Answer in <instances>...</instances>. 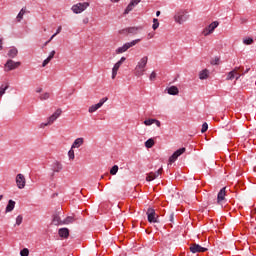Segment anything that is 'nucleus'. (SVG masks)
<instances>
[{
    "label": "nucleus",
    "instance_id": "nucleus-1",
    "mask_svg": "<svg viewBox=\"0 0 256 256\" xmlns=\"http://www.w3.org/2000/svg\"><path fill=\"white\" fill-rule=\"evenodd\" d=\"M149 61V57L144 56L140 59V61L137 63L135 69H134V75L136 77H143L145 75V67H147V63Z\"/></svg>",
    "mask_w": 256,
    "mask_h": 256
},
{
    "label": "nucleus",
    "instance_id": "nucleus-2",
    "mask_svg": "<svg viewBox=\"0 0 256 256\" xmlns=\"http://www.w3.org/2000/svg\"><path fill=\"white\" fill-rule=\"evenodd\" d=\"M187 19H189V15H187V12L183 10L176 12V14L174 15V21L179 25H183V23H185Z\"/></svg>",
    "mask_w": 256,
    "mask_h": 256
},
{
    "label": "nucleus",
    "instance_id": "nucleus-3",
    "mask_svg": "<svg viewBox=\"0 0 256 256\" xmlns=\"http://www.w3.org/2000/svg\"><path fill=\"white\" fill-rule=\"evenodd\" d=\"M146 215L149 223H159V215H157L155 209L148 208Z\"/></svg>",
    "mask_w": 256,
    "mask_h": 256
},
{
    "label": "nucleus",
    "instance_id": "nucleus-4",
    "mask_svg": "<svg viewBox=\"0 0 256 256\" xmlns=\"http://www.w3.org/2000/svg\"><path fill=\"white\" fill-rule=\"evenodd\" d=\"M87 7H89V2L77 3L72 6L71 10L76 15H79V13H83V11H85V9H87Z\"/></svg>",
    "mask_w": 256,
    "mask_h": 256
},
{
    "label": "nucleus",
    "instance_id": "nucleus-5",
    "mask_svg": "<svg viewBox=\"0 0 256 256\" xmlns=\"http://www.w3.org/2000/svg\"><path fill=\"white\" fill-rule=\"evenodd\" d=\"M219 27V22L218 21H214L211 24H209L203 31H202V35H204V37H207L209 35H211V33H213V31H215L216 28Z\"/></svg>",
    "mask_w": 256,
    "mask_h": 256
},
{
    "label": "nucleus",
    "instance_id": "nucleus-6",
    "mask_svg": "<svg viewBox=\"0 0 256 256\" xmlns=\"http://www.w3.org/2000/svg\"><path fill=\"white\" fill-rule=\"evenodd\" d=\"M108 99L109 98L104 97L97 104L90 106L88 109V113H95V111H97L98 109H101V107H103V105H105V103Z\"/></svg>",
    "mask_w": 256,
    "mask_h": 256
},
{
    "label": "nucleus",
    "instance_id": "nucleus-7",
    "mask_svg": "<svg viewBox=\"0 0 256 256\" xmlns=\"http://www.w3.org/2000/svg\"><path fill=\"white\" fill-rule=\"evenodd\" d=\"M21 67V62H15L13 60H8L5 64V71H13Z\"/></svg>",
    "mask_w": 256,
    "mask_h": 256
},
{
    "label": "nucleus",
    "instance_id": "nucleus-8",
    "mask_svg": "<svg viewBox=\"0 0 256 256\" xmlns=\"http://www.w3.org/2000/svg\"><path fill=\"white\" fill-rule=\"evenodd\" d=\"M127 61V58L122 57L116 64H114L112 68V79H115L117 77V72L119 71L121 65Z\"/></svg>",
    "mask_w": 256,
    "mask_h": 256
},
{
    "label": "nucleus",
    "instance_id": "nucleus-9",
    "mask_svg": "<svg viewBox=\"0 0 256 256\" xmlns=\"http://www.w3.org/2000/svg\"><path fill=\"white\" fill-rule=\"evenodd\" d=\"M61 113H63V111L61 110V108H58V109L48 118L47 125H53V124L55 123V121H57V119H59V117H61Z\"/></svg>",
    "mask_w": 256,
    "mask_h": 256
},
{
    "label": "nucleus",
    "instance_id": "nucleus-10",
    "mask_svg": "<svg viewBox=\"0 0 256 256\" xmlns=\"http://www.w3.org/2000/svg\"><path fill=\"white\" fill-rule=\"evenodd\" d=\"M26 183H27V180H25V176L23 174H17L16 185L18 189H25Z\"/></svg>",
    "mask_w": 256,
    "mask_h": 256
},
{
    "label": "nucleus",
    "instance_id": "nucleus-11",
    "mask_svg": "<svg viewBox=\"0 0 256 256\" xmlns=\"http://www.w3.org/2000/svg\"><path fill=\"white\" fill-rule=\"evenodd\" d=\"M190 251L191 253H205L206 251H208V249L205 247H202L197 243H194L190 245Z\"/></svg>",
    "mask_w": 256,
    "mask_h": 256
},
{
    "label": "nucleus",
    "instance_id": "nucleus-12",
    "mask_svg": "<svg viewBox=\"0 0 256 256\" xmlns=\"http://www.w3.org/2000/svg\"><path fill=\"white\" fill-rule=\"evenodd\" d=\"M227 187H223L217 195V203L220 205V203H223L225 201V197L227 195Z\"/></svg>",
    "mask_w": 256,
    "mask_h": 256
},
{
    "label": "nucleus",
    "instance_id": "nucleus-13",
    "mask_svg": "<svg viewBox=\"0 0 256 256\" xmlns=\"http://www.w3.org/2000/svg\"><path fill=\"white\" fill-rule=\"evenodd\" d=\"M63 170V164H61V162L59 161H55L53 164H52V177L53 175H55V173H61V171Z\"/></svg>",
    "mask_w": 256,
    "mask_h": 256
},
{
    "label": "nucleus",
    "instance_id": "nucleus-14",
    "mask_svg": "<svg viewBox=\"0 0 256 256\" xmlns=\"http://www.w3.org/2000/svg\"><path fill=\"white\" fill-rule=\"evenodd\" d=\"M237 71H241V67H235L232 71L227 74L226 80L233 81L235 79V75H237Z\"/></svg>",
    "mask_w": 256,
    "mask_h": 256
},
{
    "label": "nucleus",
    "instance_id": "nucleus-15",
    "mask_svg": "<svg viewBox=\"0 0 256 256\" xmlns=\"http://www.w3.org/2000/svg\"><path fill=\"white\" fill-rule=\"evenodd\" d=\"M84 143H85L84 138H77L76 140H74L71 147L72 149H79V147H81Z\"/></svg>",
    "mask_w": 256,
    "mask_h": 256
},
{
    "label": "nucleus",
    "instance_id": "nucleus-16",
    "mask_svg": "<svg viewBox=\"0 0 256 256\" xmlns=\"http://www.w3.org/2000/svg\"><path fill=\"white\" fill-rule=\"evenodd\" d=\"M58 235L62 239H67L69 237V230L67 228H60L58 230Z\"/></svg>",
    "mask_w": 256,
    "mask_h": 256
},
{
    "label": "nucleus",
    "instance_id": "nucleus-17",
    "mask_svg": "<svg viewBox=\"0 0 256 256\" xmlns=\"http://www.w3.org/2000/svg\"><path fill=\"white\" fill-rule=\"evenodd\" d=\"M25 13H29V11H27V8L24 7L20 10V12L18 13L16 20L18 23H21V21H23V15H25Z\"/></svg>",
    "mask_w": 256,
    "mask_h": 256
},
{
    "label": "nucleus",
    "instance_id": "nucleus-18",
    "mask_svg": "<svg viewBox=\"0 0 256 256\" xmlns=\"http://www.w3.org/2000/svg\"><path fill=\"white\" fill-rule=\"evenodd\" d=\"M140 41H141V39H136L131 42L125 43L124 47H125L126 51H128V49H131V47H135V45H137V43H139Z\"/></svg>",
    "mask_w": 256,
    "mask_h": 256
},
{
    "label": "nucleus",
    "instance_id": "nucleus-19",
    "mask_svg": "<svg viewBox=\"0 0 256 256\" xmlns=\"http://www.w3.org/2000/svg\"><path fill=\"white\" fill-rule=\"evenodd\" d=\"M168 95H179V88L177 86H171L167 88Z\"/></svg>",
    "mask_w": 256,
    "mask_h": 256
},
{
    "label": "nucleus",
    "instance_id": "nucleus-20",
    "mask_svg": "<svg viewBox=\"0 0 256 256\" xmlns=\"http://www.w3.org/2000/svg\"><path fill=\"white\" fill-rule=\"evenodd\" d=\"M137 31H139V28L137 27H129L124 30H122V33H130L132 35H137Z\"/></svg>",
    "mask_w": 256,
    "mask_h": 256
},
{
    "label": "nucleus",
    "instance_id": "nucleus-21",
    "mask_svg": "<svg viewBox=\"0 0 256 256\" xmlns=\"http://www.w3.org/2000/svg\"><path fill=\"white\" fill-rule=\"evenodd\" d=\"M199 79H201V81L205 80V79H209V70L204 69L199 73Z\"/></svg>",
    "mask_w": 256,
    "mask_h": 256
},
{
    "label": "nucleus",
    "instance_id": "nucleus-22",
    "mask_svg": "<svg viewBox=\"0 0 256 256\" xmlns=\"http://www.w3.org/2000/svg\"><path fill=\"white\" fill-rule=\"evenodd\" d=\"M13 209H15V201L9 200L8 204L6 206V213H11V211H13Z\"/></svg>",
    "mask_w": 256,
    "mask_h": 256
},
{
    "label": "nucleus",
    "instance_id": "nucleus-23",
    "mask_svg": "<svg viewBox=\"0 0 256 256\" xmlns=\"http://www.w3.org/2000/svg\"><path fill=\"white\" fill-rule=\"evenodd\" d=\"M19 51L17 50V48H11L8 51V57H10L11 59H15V57H17Z\"/></svg>",
    "mask_w": 256,
    "mask_h": 256
},
{
    "label": "nucleus",
    "instance_id": "nucleus-24",
    "mask_svg": "<svg viewBox=\"0 0 256 256\" xmlns=\"http://www.w3.org/2000/svg\"><path fill=\"white\" fill-rule=\"evenodd\" d=\"M52 223L53 225H63V221H61V217H59V215H53V219H52Z\"/></svg>",
    "mask_w": 256,
    "mask_h": 256
},
{
    "label": "nucleus",
    "instance_id": "nucleus-25",
    "mask_svg": "<svg viewBox=\"0 0 256 256\" xmlns=\"http://www.w3.org/2000/svg\"><path fill=\"white\" fill-rule=\"evenodd\" d=\"M9 89V84L6 82L5 84H2L0 86V97H3L5 95V91Z\"/></svg>",
    "mask_w": 256,
    "mask_h": 256
},
{
    "label": "nucleus",
    "instance_id": "nucleus-26",
    "mask_svg": "<svg viewBox=\"0 0 256 256\" xmlns=\"http://www.w3.org/2000/svg\"><path fill=\"white\" fill-rule=\"evenodd\" d=\"M134 7L135 6L133 5V3L130 2L124 11V15H129V13H131V11H133Z\"/></svg>",
    "mask_w": 256,
    "mask_h": 256
},
{
    "label": "nucleus",
    "instance_id": "nucleus-27",
    "mask_svg": "<svg viewBox=\"0 0 256 256\" xmlns=\"http://www.w3.org/2000/svg\"><path fill=\"white\" fill-rule=\"evenodd\" d=\"M153 145H155V140H153V138H150L148 139L146 142H145V147L147 149H151V147H153Z\"/></svg>",
    "mask_w": 256,
    "mask_h": 256
},
{
    "label": "nucleus",
    "instance_id": "nucleus-28",
    "mask_svg": "<svg viewBox=\"0 0 256 256\" xmlns=\"http://www.w3.org/2000/svg\"><path fill=\"white\" fill-rule=\"evenodd\" d=\"M75 218L73 216H68L63 220V225H69V223H73Z\"/></svg>",
    "mask_w": 256,
    "mask_h": 256
},
{
    "label": "nucleus",
    "instance_id": "nucleus-29",
    "mask_svg": "<svg viewBox=\"0 0 256 256\" xmlns=\"http://www.w3.org/2000/svg\"><path fill=\"white\" fill-rule=\"evenodd\" d=\"M51 97V94L48 92H45L39 96L40 101H47Z\"/></svg>",
    "mask_w": 256,
    "mask_h": 256
},
{
    "label": "nucleus",
    "instance_id": "nucleus-30",
    "mask_svg": "<svg viewBox=\"0 0 256 256\" xmlns=\"http://www.w3.org/2000/svg\"><path fill=\"white\" fill-rule=\"evenodd\" d=\"M152 29H153L154 31H157V29H159V19H157V18H154V19H153Z\"/></svg>",
    "mask_w": 256,
    "mask_h": 256
},
{
    "label": "nucleus",
    "instance_id": "nucleus-31",
    "mask_svg": "<svg viewBox=\"0 0 256 256\" xmlns=\"http://www.w3.org/2000/svg\"><path fill=\"white\" fill-rule=\"evenodd\" d=\"M155 179H157L155 177V173L154 172H150L147 177H146V181L150 182V181H155Z\"/></svg>",
    "mask_w": 256,
    "mask_h": 256
},
{
    "label": "nucleus",
    "instance_id": "nucleus-32",
    "mask_svg": "<svg viewBox=\"0 0 256 256\" xmlns=\"http://www.w3.org/2000/svg\"><path fill=\"white\" fill-rule=\"evenodd\" d=\"M177 159H179V156L177 154H175V152L170 156L169 158V163H175V161H177Z\"/></svg>",
    "mask_w": 256,
    "mask_h": 256
},
{
    "label": "nucleus",
    "instance_id": "nucleus-33",
    "mask_svg": "<svg viewBox=\"0 0 256 256\" xmlns=\"http://www.w3.org/2000/svg\"><path fill=\"white\" fill-rule=\"evenodd\" d=\"M185 151H186V149L183 147V148L176 150L174 152V154L177 155L178 157H181V155H183V153H185Z\"/></svg>",
    "mask_w": 256,
    "mask_h": 256
},
{
    "label": "nucleus",
    "instance_id": "nucleus-34",
    "mask_svg": "<svg viewBox=\"0 0 256 256\" xmlns=\"http://www.w3.org/2000/svg\"><path fill=\"white\" fill-rule=\"evenodd\" d=\"M117 171H119V166L114 165L110 170V175H117Z\"/></svg>",
    "mask_w": 256,
    "mask_h": 256
},
{
    "label": "nucleus",
    "instance_id": "nucleus-35",
    "mask_svg": "<svg viewBox=\"0 0 256 256\" xmlns=\"http://www.w3.org/2000/svg\"><path fill=\"white\" fill-rule=\"evenodd\" d=\"M63 30V27L59 26L56 30V33L53 34L51 37H50V41H53V38L56 36V35H59V33H61V31Z\"/></svg>",
    "mask_w": 256,
    "mask_h": 256
},
{
    "label": "nucleus",
    "instance_id": "nucleus-36",
    "mask_svg": "<svg viewBox=\"0 0 256 256\" xmlns=\"http://www.w3.org/2000/svg\"><path fill=\"white\" fill-rule=\"evenodd\" d=\"M153 123H155V119L153 118L147 119L144 121V125H146L147 127H149L150 125H153Z\"/></svg>",
    "mask_w": 256,
    "mask_h": 256
},
{
    "label": "nucleus",
    "instance_id": "nucleus-37",
    "mask_svg": "<svg viewBox=\"0 0 256 256\" xmlns=\"http://www.w3.org/2000/svg\"><path fill=\"white\" fill-rule=\"evenodd\" d=\"M68 157H69V159H71V160L75 159V151L73 150V148H71V149L68 151Z\"/></svg>",
    "mask_w": 256,
    "mask_h": 256
},
{
    "label": "nucleus",
    "instance_id": "nucleus-38",
    "mask_svg": "<svg viewBox=\"0 0 256 256\" xmlns=\"http://www.w3.org/2000/svg\"><path fill=\"white\" fill-rule=\"evenodd\" d=\"M244 45H253V38H246L243 40Z\"/></svg>",
    "mask_w": 256,
    "mask_h": 256
},
{
    "label": "nucleus",
    "instance_id": "nucleus-39",
    "mask_svg": "<svg viewBox=\"0 0 256 256\" xmlns=\"http://www.w3.org/2000/svg\"><path fill=\"white\" fill-rule=\"evenodd\" d=\"M207 129H209V124H207V122H204V123L202 124L201 133L207 132Z\"/></svg>",
    "mask_w": 256,
    "mask_h": 256
},
{
    "label": "nucleus",
    "instance_id": "nucleus-40",
    "mask_svg": "<svg viewBox=\"0 0 256 256\" xmlns=\"http://www.w3.org/2000/svg\"><path fill=\"white\" fill-rule=\"evenodd\" d=\"M21 256H29V249L24 248L20 251Z\"/></svg>",
    "mask_w": 256,
    "mask_h": 256
},
{
    "label": "nucleus",
    "instance_id": "nucleus-41",
    "mask_svg": "<svg viewBox=\"0 0 256 256\" xmlns=\"http://www.w3.org/2000/svg\"><path fill=\"white\" fill-rule=\"evenodd\" d=\"M251 71V68H246V70H243V67H240L239 73H242V75H247Z\"/></svg>",
    "mask_w": 256,
    "mask_h": 256
},
{
    "label": "nucleus",
    "instance_id": "nucleus-42",
    "mask_svg": "<svg viewBox=\"0 0 256 256\" xmlns=\"http://www.w3.org/2000/svg\"><path fill=\"white\" fill-rule=\"evenodd\" d=\"M21 223H23V216L18 215L16 217V225H21Z\"/></svg>",
    "mask_w": 256,
    "mask_h": 256
},
{
    "label": "nucleus",
    "instance_id": "nucleus-43",
    "mask_svg": "<svg viewBox=\"0 0 256 256\" xmlns=\"http://www.w3.org/2000/svg\"><path fill=\"white\" fill-rule=\"evenodd\" d=\"M125 51H127V48H125L124 46H121V47L117 48L116 53H118V54L125 53Z\"/></svg>",
    "mask_w": 256,
    "mask_h": 256
},
{
    "label": "nucleus",
    "instance_id": "nucleus-44",
    "mask_svg": "<svg viewBox=\"0 0 256 256\" xmlns=\"http://www.w3.org/2000/svg\"><path fill=\"white\" fill-rule=\"evenodd\" d=\"M150 81H155V79H157V73L155 71H153L151 74H150V77H149Z\"/></svg>",
    "mask_w": 256,
    "mask_h": 256
},
{
    "label": "nucleus",
    "instance_id": "nucleus-45",
    "mask_svg": "<svg viewBox=\"0 0 256 256\" xmlns=\"http://www.w3.org/2000/svg\"><path fill=\"white\" fill-rule=\"evenodd\" d=\"M51 62V59H49L48 57L43 61L42 63V67H47V65H49V63Z\"/></svg>",
    "mask_w": 256,
    "mask_h": 256
},
{
    "label": "nucleus",
    "instance_id": "nucleus-46",
    "mask_svg": "<svg viewBox=\"0 0 256 256\" xmlns=\"http://www.w3.org/2000/svg\"><path fill=\"white\" fill-rule=\"evenodd\" d=\"M162 172L163 168L158 169L156 172H154V177L157 179V177H159V175H161Z\"/></svg>",
    "mask_w": 256,
    "mask_h": 256
},
{
    "label": "nucleus",
    "instance_id": "nucleus-47",
    "mask_svg": "<svg viewBox=\"0 0 256 256\" xmlns=\"http://www.w3.org/2000/svg\"><path fill=\"white\" fill-rule=\"evenodd\" d=\"M170 223H173V221H175V213H171L168 217Z\"/></svg>",
    "mask_w": 256,
    "mask_h": 256
},
{
    "label": "nucleus",
    "instance_id": "nucleus-48",
    "mask_svg": "<svg viewBox=\"0 0 256 256\" xmlns=\"http://www.w3.org/2000/svg\"><path fill=\"white\" fill-rule=\"evenodd\" d=\"M241 75H243V72H241L240 74L239 71H237V74H235L234 79H236V81H239V79H241Z\"/></svg>",
    "mask_w": 256,
    "mask_h": 256
},
{
    "label": "nucleus",
    "instance_id": "nucleus-49",
    "mask_svg": "<svg viewBox=\"0 0 256 256\" xmlns=\"http://www.w3.org/2000/svg\"><path fill=\"white\" fill-rule=\"evenodd\" d=\"M53 57H55V50H52V51L50 52L49 56H48V58L50 59V61H51V59H53Z\"/></svg>",
    "mask_w": 256,
    "mask_h": 256
},
{
    "label": "nucleus",
    "instance_id": "nucleus-50",
    "mask_svg": "<svg viewBox=\"0 0 256 256\" xmlns=\"http://www.w3.org/2000/svg\"><path fill=\"white\" fill-rule=\"evenodd\" d=\"M141 0H131V3H133V5L136 7V5H139V2Z\"/></svg>",
    "mask_w": 256,
    "mask_h": 256
},
{
    "label": "nucleus",
    "instance_id": "nucleus-51",
    "mask_svg": "<svg viewBox=\"0 0 256 256\" xmlns=\"http://www.w3.org/2000/svg\"><path fill=\"white\" fill-rule=\"evenodd\" d=\"M212 65H219V58H215Z\"/></svg>",
    "mask_w": 256,
    "mask_h": 256
},
{
    "label": "nucleus",
    "instance_id": "nucleus-52",
    "mask_svg": "<svg viewBox=\"0 0 256 256\" xmlns=\"http://www.w3.org/2000/svg\"><path fill=\"white\" fill-rule=\"evenodd\" d=\"M154 123H155V125H157L158 127H161V121L155 119Z\"/></svg>",
    "mask_w": 256,
    "mask_h": 256
},
{
    "label": "nucleus",
    "instance_id": "nucleus-53",
    "mask_svg": "<svg viewBox=\"0 0 256 256\" xmlns=\"http://www.w3.org/2000/svg\"><path fill=\"white\" fill-rule=\"evenodd\" d=\"M49 125H51V124H47V122H46V123H41V124H40V127H41V129H43L44 127H47V126H49Z\"/></svg>",
    "mask_w": 256,
    "mask_h": 256
},
{
    "label": "nucleus",
    "instance_id": "nucleus-54",
    "mask_svg": "<svg viewBox=\"0 0 256 256\" xmlns=\"http://www.w3.org/2000/svg\"><path fill=\"white\" fill-rule=\"evenodd\" d=\"M3 49V38L0 37V51Z\"/></svg>",
    "mask_w": 256,
    "mask_h": 256
},
{
    "label": "nucleus",
    "instance_id": "nucleus-55",
    "mask_svg": "<svg viewBox=\"0 0 256 256\" xmlns=\"http://www.w3.org/2000/svg\"><path fill=\"white\" fill-rule=\"evenodd\" d=\"M41 91H43V88H37L36 89V93H41Z\"/></svg>",
    "mask_w": 256,
    "mask_h": 256
},
{
    "label": "nucleus",
    "instance_id": "nucleus-56",
    "mask_svg": "<svg viewBox=\"0 0 256 256\" xmlns=\"http://www.w3.org/2000/svg\"><path fill=\"white\" fill-rule=\"evenodd\" d=\"M49 43H51V39H49L48 41L45 42L44 46L45 45H49Z\"/></svg>",
    "mask_w": 256,
    "mask_h": 256
},
{
    "label": "nucleus",
    "instance_id": "nucleus-57",
    "mask_svg": "<svg viewBox=\"0 0 256 256\" xmlns=\"http://www.w3.org/2000/svg\"><path fill=\"white\" fill-rule=\"evenodd\" d=\"M112 3H119L120 0H110Z\"/></svg>",
    "mask_w": 256,
    "mask_h": 256
},
{
    "label": "nucleus",
    "instance_id": "nucleus-58",
    "mask_svg": "<svg viewBox=\"0 0 256 256\" xmlns=\"http://www.w3.org/2000/svg\"><path fill=\"white\" fill-rule=\"evenodd\" d=\"M159 15H161V11L156 12V17H159Z\"/></svg>",
    "mask_w": 256,
    "mask_h": 256
},
{
    "label": "nucleus",
    "instance_id": "nucleus-59",
    "mask_svg": "<svg viewBox=\"0 0 256 256\" xmlns=\"http://www.w3.org/2000/svg\"><path fill=\"white\" fill-rule=\"evenodd\" d=\"M148 39H153V34H148Z\"/></svg>",
    "mask_w": 256,
    "mask_h": 256
},
{
    "label": "nucleus",
    "instance_id": "nucleus-60",
    "mask_svg": "<svg viewBox=\"0 0 256 256\" xmlns=\"http://www.w3.org/2000/svg\"><path fill=\"white\" fill-rule=\"evenodd\" d=\"M242 23H246L247 20L245 18H241Z\"/></svg>",
    "mask_w": 256,
    "mask_h": 256
},
{
    "label": "nucleus",
    "instance_id": "nucleus-61",
    "mask_svg": "<svg viewBox=\"0 0 256 256\" xmlns=\"http://www.w3.org/2000/svg\"><path fill=\"white\" fill-rule=\"evenodd\" d=\"M1 199H3V195H0V201H1Z\"/></svg>",
    "mask_w": 256,
    "mask_h": 256
}]
</instances>
